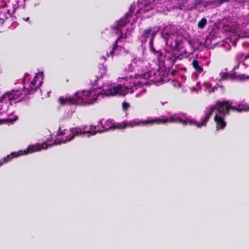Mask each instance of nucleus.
Listing matches in <instances>:
<instances>
[{"mask_svg": "<svg viewBox=\"0 0 249 249\" xmlns=\"http://www.w3.org/2000/svg\"><path fill=\"white\" fill-rule=\"evenodd\" d=\"M155 55L157 56L158 58H161V57L163 56L164 53L161 50H158Z\"/></svg>", "mask_w": 249, "mask_h": 249, "instance_id": "nucleus-22", "label": "nucleus"}, {"mask_svg": "<svg viewBox=\"0 0 249 249\" xmlns=\"http://www.w3.org/2000/svg\"><path fill=\"white\" fill-rule=\"evenodd\" d=\"M52 145V144H50V146L51 147Z\"/></svg>", "mask_w": 249, "mask_h": 249, "instance_id": "nucleus-38", "label": "nucleus"}, {"mask_svg": "<svg viewBox=\"0 0 249 249\" xmlns=\"http://www.w3.org/2000/svg\"><path fill=\"white\" fill-rule=\"evenodd\" d=\"M48 145L46 143H43L42 145L39 144L29 146L26 150H24V151H19L17 152H12L10 155H7L5 158H3V162H7L14 158H16L21 155H27L30 153L39 151L42 149H46Z\"/></svg>", "mask_w": 249, "mask_h": 249, "instance_id": "nucleus-3", "label": "nucleus"}, {"mask_svg": "<svg viewBox=\"0 0 249 249\" xmlns=\"http://www.w3.org/2000/svg\"><path fill=\"white\" fill-rule=\"evenodd\" d=\"M166 122V121L165 120H161V117H158L151 119L150 120H141L140 121L133 120L130 122L124 121V124L126 128L128 127H133L135 126L140 125L144 126L148 124L152 125L154 124H161V123H164Z\"/></svg>", "mask_w": 249, "mask_h": 249, "instance_id": "nucleus-5", "label": "nucleus"}, {"mask_svg": "<svg viewBox=\"0 0 249 249\" xmlns=\"http://www.w3.org/2000/svg\"><path fill=\"white\" fill-rule=\"evenodd\" d=\"M192 66L197 72L201 73L203 71L202 66L200 65V62L197 60L194 59L193 61Z\"/></svg>", "mask_w": 249, "mask_h": 249, "instance_id": "nucleus-14", "label": "nucleus"}, {"mask_svg": "<svg viewBox=\"0 0 249 249\" xmlns=\"http://www.w3.org/2000/svg\"><path fill=\"white\" fill-rule=\"evenodd\" d=\"M41 84H42V83H41V82H40V83H39V85H41Z\"/></svg>", "mask_w": 249, "mask_h": 249, "instance_id": "nucleus-36", "label": "nucleus"}, {"mask_svg": "<svg viewBox=\"0 0 249 249\" xmlns=\"http://www.w3.org/2000/svg\"><path fill=\"white\" fill-rule=\"evenodd\" d=\"M146 6L143 10V11H144L145 12L148 10V9H146Z\"/></svg>", "mask_w": 249, "mask_h": 249, "instance_id": "nucleus-32", "label": "nucleus"}, {"mask_svg": "<svg viewBox=\"0 0 249 249\" xmlns=\"http://www.w3.org/2000/svg\"><path fill=\"white\" fill-rule=\"evenodd\" d=\"M157 32H158L155 30L154 27H150L146 28L143 30L141 36H139V39L142 44H144L147 41L148 38H150L149 43L152 44Z\"/></svg>", "mask_w": 249, "mask_h": 249, "instance_id": "nucleus-7", "label": "nucleus"}, {"mask_svg": "<svg viewBox=\"0 0 249 249\" xmlns=\"http://www.w3.org/2000/svg\"><path fill=\"white\" fill-rule=\"evenodd\" d=\"M93 128H94V129H95V128H96V126H93Z\"/></svg>", "mask_w": 249, "mask_h": 249, "instance_id": "nucleus-35", "label": "nucleus"}, {"mask_svg": "<svg viewBox=\"0 0 249 249\" xmlns=\"http://www.w3.org/2000/svg\"><path fill=\"white\" fill-rule=\"evenodd\" d=\"M36 83V79H34L30 83L28 89L29 90V93L31 92H35L38 86L35 87V84Z\"/></svg>", "mask_w": 249, "mask_h": 249, "instance_id": "nucleus-17", "label": "nucleus"}, {"mask_svg": "<svg viewBox=\"0 0 249 249\" xmlns=\"http://www.w3.org/2000/svg\"><path fill=\"white\" fill-rule=\"evenodd\" d=\"M29 19V18H26V20H28Z\"/></svg>", "mask_w": 249, "mask_h": 249, "instance_id": "nucleus-34", "label": "nucleus"}, {"mask_svg": "<svg viewBox=\"0 0 249 249\" xmlns=\"http://www.w3.org/2000/svg\"><path fill=\"white\" fill-rule=\"evenodd\" d=\"M66 130H64V131H60V132H57V134H56V135H57V136H61V135H65V134H66V133H65V131H66Z\"/></svg>", "mask_w": 249, "mask_h": 249, "instance_id": "nucleus-28", "label": "nucleus"}, {"mask_svg": "<svg viewBox=\"0 0 249 249\" xmlns=\"http://www.w3.org/2000/svg\"><path fill=\"white\" fill-rule=\"evenodd\" d=\"M214 120L216 123L217 129H223L226 126L227 123L224 118L221 116L218 115L217 113L214 117Z\"/></svg>", "mask_w": 249, "mask_h": 249, "instance_id": "nucleus-12", "label": "nucleus"}, {"mask_svg": "<svg viewBox=\"0 0 249 249\" xmlns=\"http://www.w3.org/2000/svg\"><path fill=\"white\" fill-rule=\"evenodd\" d=\"M20 95H22V93L20 92L19 91H12L10 93L7 92L6 94L3 95L2 96V98H7L8 100H18V102L21 101L22 100V98H20Z\"/></svg>", "mask_w": 249, "mask_h": 249, "instance_id": "nucleus-11", "label": "nucleus"}, {"mask_svg": "<svg viewBox=\"0 0 249 249\" xmlns=\"http://www.w3.org/2000/svg\"><path fill=\"white\" fill-rule=\"evenodd\" d=\"M249 58V53L248 54H247L245 56L244 59L245 60H247V59H248Z\"/></svg>", "mask_w": 249, "mask_h": 249, "instance_id": "nucleus-31", "label": "nucleus"}, {"mask_svg": "<svg viewBox=\"0 0 249 249\" xmlns=\"http://www.w3.org/2000/svg\"><path fill=\"white\" fill-rule=\"evenodd\" d=\"M203 2V0H194L190 9L196 8L197 5L202 3Z\"/></svg>", "mask_w": 249, "mask_h": 249, "instance_id": "nucleus-20", "label": "nucleus"}, {"mask_svg": "<svg viewBox=\"0 0 249 249\" xmlns=\"http://www.w3.org/2000/svg\"><path fill=\"white\" fill-rule=\"evenodd\" d=\"M240 79L241 80H249V76L246 75L245 74H241L239 76Z\"/></svg>", "mask_w": 249, "mask_h": 249, "instance_id": "nucleus-25", "label": "nucleus"}, {"mask_svg": "<svg viewBox=\"0 0 249 249\" xmlns=\"http://www.w3.org/2000/svg\"><path fill=\"white\" fill-rule=\"evenodd\" d=\"M213 107H206L205 110V116L203 119V120L201 123H197V122L194 120H183L179 117L178 116H171L169 118L167 117H161V120H165L166 121V122L164 123H161V124H165L167 123H177L179 122L181 124H182L184 125L189 124L190 125H196L197 127L200 128L203 126H206L210 118L212 115L213 110Z\"/></svg>", "mask_w": 249, "mask_h": 249, "instance_id": "nucleus-1", "label": "nucleus"}, {"mask_svg": "<svg viewBox=\"0 0 249 249\" xmlns=\"http://www.w3.org/2000/svg\"><path fill=\"white\" fill-rule=\"evenodd\" d=\"M207 107L213 108L212 114L215 109H217L218 114L223 116L229 115L230 111L241 112L244 110H247V109L244 108H241L236 106H232L231 105V102H230L229 101H217L215 105H211Z\"/></svg>", "mask_w": 249, "mask_h": 249, "instance_id": "nucleus-2", "label": "nucleus"}, {"mask_svg": "<svg viewBox=\"0 0 249 249\" xmlns=\"http://www.w3.org/2000/svg\"><path fill=\"white\" fill-rule=\"evenodd\" d=\"M18 8V6L17 3L5 4L0 7V20L4 21L9 17H13Z\"/></svg>", "mask_w": 249, "mask_h": 249, "instance_id": "nucleus-4", "label": "nucleus"}, {"mask_svg": "<svg viewBox=\"0 0 249 249\" xmlns=\"http://www.w3.org/2000/svg\"><path fill=\"white\" fill-rule=\"evenodd\" d=\"M244 56V53L242 52H240L237 54L236 59L238 60L241 59L243 58Z\"/></svg>", "mask_w": 249, "mask_h": 249, "instance_id": "nucleus-27", "label": "nucleus"}, {"mask_svg": "<svg viewBox=\"0 0 249 249\" xmlns=\"http://www.w3.org/2000/svg\"><path fill=\"white\" fill-rule=\"evenodd\" d=\"M129 15L126 14L124 18H121L119 21H118L117 26L119 27H123L125 26V25L129 21Z\"/></svg>", "mask_w": 249, "mask_h": 249, "instance_id": "nucleus-16", "label": "nucleus"}, {"mask_svg": "<svg viewBox=\"0 0 249 249\" xmlns=\"http://www.w3.org/2000/svg\"><path fill=\"white\" fill-rule=\"evenodd\" d=\"M97 97H96L95 98H94L93 99V101L92 102H95L96 101V100H97Z\"/></svg>", "mask_w": 249, "mask_h": 249, "instance_id": "nucleus-33", "label": "nucleus"}, {"mask_svg": "<svg viewBox=\"0 0 249 249\" xmlns=\"http://www.w3.org/2000/svg\"><path fill=\"white\" fill-rule=\"evenodd\" d=\"M219 87L223 88V86H220L218 84H216L212 89L210 91V92L211 93V92H214L216 91Z\"/></svg>", "mask_w": 249, "mask_h": 249, "instance_id": "nucleus-23", "label": "nucleus"}, {"mask_svg": "<svg viewBox=\"0 0 249 249\" xmlns=\"http://www.w3.org/2000/svg\"><path fill=\"white\" fill-rule=\"evenodd\" d=\"M112 124V122L110 120H107V121H106V125H110V126L111 125V124Z\"/></svg>", "mask_w": 249, "mask_h": 249, "instance_id": "nucleus-30", "label": "nucleus"}, {"mask_svg": "<svg viewBox=\"0 0 249 249\" xmlns=\"http://www.w3.org/2000/svg\"><path fill=\"white\" fill-rule=\"evenodd\" d=\"M173 1L174 2H180V0H173ZM181 2H182V0H181ZM184 7V3L183 2H179V4L177 5H174L173 6V8L174 9H179V10H182L183 7Z\"/></svg>", "mask_w": 249, "mask_h": 249, "instance_id": "nucleus-19", "label": "nucleus"}, {"mask_svg": "<svg viewBox=\"0 0 249 249\" xmlns=\"http://www.w3.org/2000/svg\"><path fill=\"white\" fill-rule=\"evenodd\" d=\"M207 19L205 18H203L201 19L198 22V27L199 29H203L205 26L207 24Z\"/></svg>", "mask_w": 249, "mask_h": 249, "instance_id": "nucleus-18", "label": "nucleus"}, {"mask_svg": "<svg viewBox=\"0 0 249 249\" xmlns=\"http://www.w3.org/2000/svg\"><path fill=\"white\" fill-rule=\"evenodd\" d=\"M102 128H104L105 129L101 131L98 130L97 132L99 133H103L104 132L108 131L109 130H114L116 129H124L125 128V125L124 124V121H123V122L120 123L112 124L110 126L107 128L104 126H102Z\"/></svg>", "mask_w": 249, "mask_h": 249, "instance_id": "nucleus-10", "label": "nucleus"}, {"mask_svg": "<svg viewBox=\"0 0 249 249\" xmlns=\"http://www.w3.org/2000/svg\"><path fill=\"white\" fill-rule=\"evenodd\" d=\"M134 89H136V86L134 83L130 87L128 86L125 84L123 86L119 85L117 86L110 88L108 89V92L111 95H115L117 94L120 91H122L124 90H127L128 91L126 92V93H132L134 92Z\"/></svg>", "mask_w": 249, "mask_h": 249, "instance_id": "nucleus-9", "label": "nucleus"}, {"mask_svg": "<svg viewBox=\"0 0 249 249\" xmlns=\"http://www.w3.org/2000/svg\"><path fill=\"white\" fill-rule=\"evenodd\" d=\"M115 29H117L118 31H119L120 35H119V36L118 37V38L115 40V41L114 42L113 47L112 48V50L110 52V53L111 54L114 53V50L117 48V46H118L117 44H118V42L120 41L122 38H126L127 37V36L126 35L124 36V35H123V33H122V30L119 29L118 27H117L115 28Z\"/></svg>", "mask_w": 249, "mask_h": 249, "instance_id": "nucleus-13", "label": "nucleus"}, {"mask_svg": "<svg viewBox=\"0 0 249 249\" xmlns=\"http://www.w3.org/2000/svg\"><path fill=\"white\" fill-rule=\"evenodd\" d=\"M129 107H130V105L129 103H128L126 102H123L122 108H123V110L124 111H126Z\"/></svg>", "mask_w": 249, "mask_h": 249, "instance_id": "nucleus-21", "label": "nucleus"}, {"mask_svg": "<svg viewBox=\"0 0 249 249\" xmlns=\"http://www.w3.org/2000/svg\"><path fill=\"white\" fill-rule=\"evenodd\" d=\"M100 123L102 124V122L100 121Z\"/></svg>", "mask_w": 249, "mask_h": 249, "instance_id": "nucleus-37", "label": "nucleus"}, {"mask_svg": "<svg viewBox=\"0 0 249 249\" xmlns=\"http://www.w3.org/2000/svg\"><path fill=\"white\" fill-rule=\"evenodd\" d=\"M5 99L6 98H2V97H0V112H6L8 110V103L3 102Z\"/></svg>", "mask_w": 249, "mask_h": 249, "instance_id": "nucleus-15", "label": "nucleus"}, {"mask_svg": "<svg viewBox=\"0 0 249 249\" xmlns=\"http://www.w3.org/2000/svg\"><path fill=\"white\" fill-rule=\"evenodd\" d=\"M2 165V163H0V166Z\"/></svg>", "mask_w": 249, "mask_h": 249, "instance_id": "nucleus-39", "label": "nucleus"}, {"mask_svg": "<svg viewBox=\"0 0 249 249\" xmlns=\"http://www.w3.org/2000/svg\"><path fill=\"white\" fill-rule=\"evenodd\" d=\"M79 91L76 92L72 96L64 97L61 96L58 99V101L61 105H79L81 104L82 98L79 95Z\"/></svg>", "mask_w": 249, "mask_h": 249, "instance_id": "nucleus-6", "label": "nucleus"}, {"mask_svg": "<svg viewBox=\"0 0 249 249\" xmlns=\"http://www.w3.org/2000/svg\"><path fill=\"white\" fill-rule=\"evenodd\" d=\"M71 133L69 136H67L66 137V140H63L62 141H58L57 140H55L53 142L54 145L60 144L61 143H66L68 142H70L72 140L75 136H78L81 135L82 134H84L85 133H90L91 134H95L97 132H95L94 133H92L91 131H88L87 132L83 131L82 133L81 132V130L79 128H71L70 129Z\"/></svg>", "mask_w": 249, "mask_h": 249, "instance_id": "nucleus-8", "label": "nucleus"}, {"mask_svg": "<svg viewBox=\"0 0 249 249\" xmlns=\"http://www.w3.org/2000/svg\"><path fill=\"white\" fill-rule=\"evenodd\" d=\"M220 3H223L225 2H227L229 1V0H216Z\"/></svg>", "mask_w": 249, "mask_h": 249, "instance_id": "nucleus-29", "label": "nucleus"}, {"mask_svg": "<svg viewBox=\"0 0 249 249\" xmlns=\"http://www.w3.org/2000/svg\"><path fill=\"white\" fill-rule=\"evenodd\" d=\"M229 73L228 72H224L222 73V76H221V79L223 80H226L229 77Z\"/></svg>", "mask_w": 249, "mask_h": 249, "instance_id": "nucleus-26", "label": "nucleus"}, {"mask_svg": "<svg viewBox=\"0 0 249 249\" xmlns=\"http://www.w3.org/2000/svg\"><path fill=\"white\" fill-rule=\"evenodd\" d=\"M149 47H150V51L151 52L154 53V54L155 55V53H156V52H157V50H156L155 48L154 47V45H153V42H152V44H150V43H149Z\"/></svg>", "mask_w": 249, "mask_h": 249, "instance_id": "nucleus-24", "label": "nucleus"}]
</instances>
